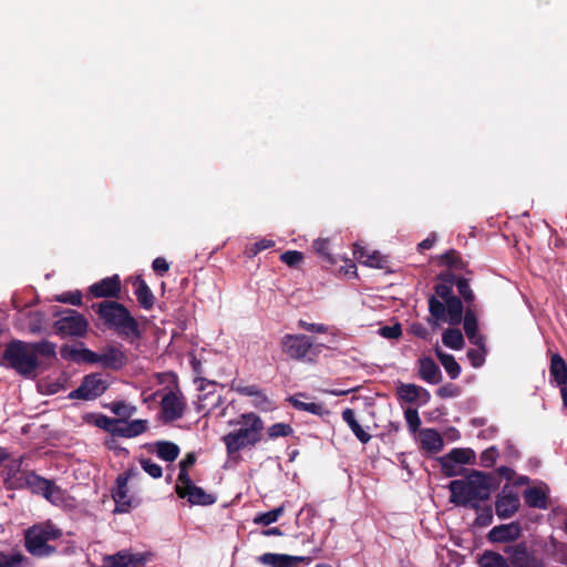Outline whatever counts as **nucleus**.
Returning a JSON list of instances; mask_svg holds the SVG:
<instances>
[{"label": "nucleus", "instance_id": "nucleus-1", "mask_svg": "<svg viewBox=\"0 0 567 567\" xmlns=\"http://www.w3.org/2000/svg\"><path fill=\"white\" fill-rule=\"evenodd\" d=\"M228 424L239 427L225 434L221 441L225 444L228 458L238 462L241 450L254 447L262 440L264 421L258 414L247 412L230 420Z\"/></svg>", "mask_w": 567, "mask_h": 567}, {"label": "nucleus", "instance_id": "nucleus-2", "mask_svg": "<svg viewBox=\"0 0 567 567\" xmlns=\"http://www.w3.org/2000/svg\"><path fill=\"white\" fill-rule=\"evenodd\" d=\"M91 309L105 328L115 331L121 338L131 343L142 338L137 320L123 303L116 300H104L93 303Z\"/></svg>", "mask_w": 567, "mask_h": 567}, {"label": "nucleus", "instance_id": "nucleus-3", "mask_svg": "<svg viewBox=\"0 0 567 567\" xmlns=\"http://www.w3.org/2000/svg\"><path fill=\"white\" fill-rule=\"evenodd\" d=\"M492 477L489 474L472 471L465 480H454L449 484L450 502L456 506L478 509V503L491 497Z\"/></svg>", "mask_w": 567, "mask_h": 567}, {"label": "nucleus", "instance_id": "nucleus-4", "mask_svg": "<svg viewBox=\"0 0 567 567\" xmlns=\"http://www.w3.org/2000/svg\"><path fill=\"white\" fill-rule=\"evenodd\" d=\"M435 295L430 296L427 322L435 327L439 321H447L451 326H458L463 318L462 299L453 295L452 287L445 284L434 286Z\"/></svg>", "mask_w": 567, "mask_h": 567}, {"label": "nucleus", "instance_id": "nucleus-5", "mask_svg": "<svg viewBox=\"0 0 567 567\" xmlns=\"http://www.w3.org/2000/svg\"><path fill=\"white\" fill-rule=\"evenodd\" d=\"M60 354L64 360L74 362H86L90 364L100 363L104 369L118 371L128 363V357L122 350V344H107L101 353H96L87 348L76 349L64 344L60 349Z\"/></svg>", "mask_w": 567, "mask_h": 567}, {"label": "nucleus", "instance_id": "nucleus-6", "mask_svg": "<svg viewBox=\"0 0 567 567\" xmlns=\"http://www.w3.org/2000/svg\"><path fill=\"white\" fill-rule=\"evenodd\" d=\"M61 536V529L50 522L35 524L24 532V547L34 557H49L56 551V548L48 543Z\"/></svg>", "mask_w": 567, "mask_h": 567}, {"label": "nucleus", "instance_id": "nucleus-7", "mask_svg": "<svg viewBox=\"0 0 567 567\" xmlns=\"http://www.w3.org/2000/svg\"><path fill=\"white\" fill-rule=\"evenodd\" d=\"M2 357L9 367L24 377L32 375L39 367L38 358L30 343L20 340L9 342Z\"/></svg>", "mask_w": 567, "mask_h": 567}, {"label": "nucleus", "instance_id": "nucleus-8", "mask_svg": "<svg viewBox=\"0 0 567 567\" xmlns=\"http://www.w3.org/2000/svg\"><path fill=\"white\" fill-rule=\"evenodd\" d=\"M55 315L60 318L54 322L53 328L61 338L86 334L89 321L82 313L73 309H64Z\"/></svg>", "mask_w": 567, "mask_h": 567}, {"label": "nucleus", "instance_id": "nucleus-9", "mask_svg": "<svg viewBox=\"0 0 567 567\" xmlns=\"http://www.w3.org/2000/svg\"><path fill=\"white\" fill-rule=\"evenodd\" d=\"M280 347L285 354L297 361H312L310 355H318V351H315L312 339L306 334L287 333L280 340Z\"/></svg>", "mask_w": 567, "mask_h": 567}, {"label": "nucleus", "instance_id": "nucleus-10", "mask_svg": "<svg viewBox=\"0 0 567 567\" xmlns=\"http://www.w3.org/2000/svg\"><path fill=\"white\" fill-rule=\"evenodd\" d=\"M107 389L109 383L101 373H90L82 379L78 389L70 392L69 399L84 401L95 400L104 394Z\"/></svg>", "mask_w": 567, "mask_h": 567}, {"label": "nucleus", "instance_id": "nucleus-11", "mask_svg": "<svg viewBox=\"0 0 567 567\" xmlns=\"http://www.w3.org/2000/svg\"><path fill=\"white\" fill-rule=\"evenodd\" d=\"M509 567H543L542 560L525 542L508 545L504 548Z\"/></svg>", "mask_w": 567, "mask_h": 567}, {"label": "nucleus", "instance_id": "nucleus-12", "mask_svg": "<svg viewBox=\"0 0 567 567\" xmlns=\"http://www.w3.org/2000/svg\"><path fill=\"white\" fill-rule=\"evenodd\" d=\"M186 410V401L178 391H168L161 400V419L167 424L183 417Z\"/></svg>", "mask_w": 567, "mask_h": 567}, {"label": "nucleus", "instance_id": "nucleus-13", "mask_svg": "<svg viewBox=\"0 0 567 567\" xmlns=\"http://www.w3.org/2000/svg\"><path fill=\"white\" fill-rule=\"evenodd\" d=\"M25 483L33 494L41 495L50 502L62 497V488L54 481L44 478L33 471L28 472Z\"/></svg>", "mask_w": 567, "mask_h": 567}, {"label": "nucleus", "instance_id": "nucleus-14", "mask_svg": "<svg viewBox=\"0 0 567 567\" xmlns=\"http://www.w3.org/2000/svg\"><path fill=\"white\" fill-rule=\"evenodd\" d=\"M175 492L179 498L187 499L190 505L208 506L216 502V497L213 494L195 485L192 480L187 483H177Z\"/></svg>", "mask_w": 567, "mask_h": 567}, {"label": "nucleus", "instance_id": "nucleus-15", "mask_svg": "<svg viewBox=\"0 0 567 567\" xmlns=\"http://www.w3.org/2000/svg\"><path fill=\"white\" fill-rule=\"evenodd\" d=\"M121 288L120 276L113 275L91 285L87 295L92 298L117 299L121 295Z\"/></svg>", "mask_w": 567, "mask_h": 567}, {"label": "nucleus", "instance_id": "nucleus-16", "mask_svg": "<svg viewBox=\"0 0 567 567\" xmlns=\"http://www.w3.org/2000/svg\"><path fill=\"white\" fill-rule=\"evenodd\" d=\"M520 505L519 496L516 492L505 486L496 496L495 512L501 519L511 518L516 514Z\"/></svg>", "mask_w": 567, "mask_h": 567}, {"label": "nucleus", "instance_id": "nucleus-17", "mask_svg": "<svg viewBox=\"0 0 567 567\" xmlns=\"http://www.w3.org/2000/svg\"><path fill=\"white\" fill-rule=\"evenodd\" d=\"M134 474L133 470H128L120 474L116 478V488L113 491V499L115 502V512L127 513L132 508V499L128 496L127 481Z\"/></svg>", "mask_w": 567, "mask_h": 567}, {"label": "nucleus", "instance_id": "nucleus-18", "mask_svg": "<svg viewBox=\"0 0 567 567\" xmlns=\"http://www.w3.org/2000/svg\"><path fill=\"white\" fill-rule=\"evenodd\" d=\"M463 329L468 339V341L477 347L483 349L485 341V337L478 331V321L475 315V309H465L463 310Z\"/></svg>", "mask_w": 567, "mask_h": 567}, {"label": "nucleus", "instance_id": "nucleus-19", "mask_svg": "<svg viewBox=\"0 0 567 567\" xmlns=\"http://www.w3.org/2000/svg\"><path fill=\"white\" fill-rule=\"evenodd\" d=\"M522 536V526L518 522L502 524L493 527L488 533V539L493 543H508Z\"/></svg>", "mask_w": 567, "mask_h": 567}, {"label": "nucleus", "instance_id": "nucleus-20", "mask_svg": "<svg viewBox=\"0 0 567 567\" xmlns=\"http://www.w3.org/2000/svg\"><path fill=\"white\" fill-rule=\"evenodd\" d=\"M258 560L261 564L270 566V567H296V565L298 563L309 564L311 561V557L266 553V554H262L258 558Z\"/></svg>", "mask_w": 567, "mask_h": 567}, {"label": "nucleus", "instance_id": "nucleus-21", "mask_svg": "<svg viewBox=\"0 0 567 567\" xmlns=\"http://www.w3.org/2000/svg\"><path fill=\"white\" fill-rule=\"evenodd\" d=\"M233 390L240 395L254 398V405L262 411H268L272 409L271 401L257 384H237L233 385Z\"/></svg>", "mask_w": 567, "mask_h": 567}, {"label": "nucleus", "instance_id": "nucleus-22", "mask_svg": "<svg viewBox=\"0 0 567 567\" xmlns=\"http://www.w3.org/2000/svg\"><path fill=\"white\" fill-rule=\"evenodd\" d=\"M103 564L104 567H140L144 565V558L141 555H134L126 550H120L114 555L104 556Z\"/></svg>", "mask_w": 567, "mask_h": 567}, {"label": "nucleus", "instance_id": "nucleus-23", "mask_svg": "<svg viewBox=\"0 0 567 567\" xmlns=\"http://www.w3.org/2000/svg\"><path fill=\"white\" fill-rule=\"evenodd\" d=\"M417 363L419 377L423 381L430 384H437L442 381L441 369L431 357L420 358Z\"/></svg>", "mask_w": 567, "mask_h": 567}, {"label": "nucleus", "instance_id": "nucleus-24", "mask_svg": "<svg viewBox=\"0 0 567 567\" xmlns=\"http://www.w3.org/2000/svg\"><path fill=\"white\" fill-rule=\"evenodd\" d=\"M133 287L140 306L145 310H151L155 303V296L146 281L141 276H137L133 281Z\"/></svg>", "mask_w": 567, "mask_h": 567}, {"label": "nucleus", "instance_id": "nucleus-25", "mask_svg": "<svg viewBox=\"0 0 567 567\" xmlns=\"http://www.w3.org/2000/svg\"><path fill=\"white\" fill-rule=\"evenodd\" d=\"M421 447L429 453H439L444 446V441L434 429H422L420 431Z\"/></svg>", "mask_w": 567, "mask_h": 567}, {"label": "nucleus", "instance_id": "nucleus-26", "mask_svg": "<svg viewBox=\"0 0 567 567\" xmlns=\"http://www.w3.org/2000/svg\"><path fill=\"white\" fill-rule=\"evenodd\" d=\"M549 375L560 388L567 385V364L563 357L554 353L550 358Z\"/></svg>", "mask_w": 567, "mask_h": 567}, {"label": "nucleus", "instance_id": "nucleus-27", "mask_svg": "<svg viewBox=\"0 0 567 567\" xmlns=\"http://www.w3.org/2000/svg\"><path fill=\"white\" fill-rule=\"evenodd\" d=\"M525 504L533 508L547 509L548 494L540 487H528L523 494Z\"/></svg>", "mask_w": 567, "mask_h": 567}, {"label": "nucleus", "instance_id": "nucleus-28", "mask_svg": "<svg viewBox=\"0 0 567 567\" xmlns=\"http://www.w3.org/2000/svg\"><path fill=\"white\" fill-rule=\"evenodd\" d=\"M342 420L349 425L355 437L363 444L371 440V435L365 432L355 419V413L352 409L347 408L342 411Z\"/></svg>", "mask_w": 567, "mask_h": 567}, {"label": "nucleus", "instance_id": "nucleus-29", "mask_svg": "<svg viewBox=\"0 0 567 567\" xmlns=\"http://www.w3.org/2000/svg\"><path fill=\"white\" fill-rule=\"evenodd\" d=\"M31 560L20 550L0 551V567H29Z\"/></svg>", "mask_w": 567, "mask_h": 567}, {"label": "nucleus", "instance_id": "nucleus-30", "mask_svg": "<svg viewBox=\"0 0 567 567\" xmlns=\"http://www.w3.org/2000/svg\"><path fill=\"white\" fill-rule=\"evenodd\" d=\"M478 567H509L507 558L494 550H484L477 558Z\"/></svg>", "mask_w": 567, "mask_h": 567}, {"label": "nucleus", "instance_id": "nucleus-31", "mask_svg": "<svg viewBox=\"0 0 567 567\" xmlns=\"http://www.w3.org/2000/svg\"><path fill=\"white\" fill-rule=\"evenodd\" d=\"M435 354L440 360L441 364L443 365V368L445 369L449 377L452 380L457 379L461 374L462 369L461 365L455 360V358L450 353L443 352L439 347L435 349Z\"/></svg>", "mask_w": 567, "mask_h": 567}, {"label": "nucleus", "instance_id": "nucleus-32", "mask_svg": "<svg viewBox=\"0 0 567 567\" xmlns=\"http://www.w3.org/2000/svg\"><path fill=\"white\" fill-rule=\"evenodd\" d=\"M155 446L157 456L166 462H174L181 452L178 445L169 441H158Z\"/></svg>", "mask_w": 567, "mask_h": 567}, {"label": "nucleus", "instance_id": "nucleus-33", "mask_svg": "<svg viewBox=\"0 0 567 567\" xmlns=\"http://www.w3.org/2000/svg\"><path fill=\"white\" fill-rule=\"evenodd\" d=\"M442 342L445 347L453 350H461L465 346L464 337L457 328L446 329L442 334Z\"/></svg>", "mask_w": 567, "mask_h": 567}, {"label": "nucleus", "instance_id": "nucleus-34", "mask_svg": "<svg viewBox=\"0 0 567 567\" xmlns=\"http://www.w3.org/2000/svg\"><path fill=\"white\" fill-rule=\"evenodd\" d=\"M312 247L326 264L331 266L337 264L338 258L330 251L329 239L318 238L313 241Z\"/></svg>", "mask_w": 567, "mask_h": 567}, {"label": "nucleus", "instance_id": "nucleus-35", "mask_svg": "<svg viewBox=\"0 0 567 567\" xmlns=\"http://www.w3.org/2000/svg\"><path fill=\"white\" fill-rule=\"evenodd\" d=\"M456 288L460 293L462 302L466 305V309H475V295L470 286V280L466 278H458Z\"/></svg>", "mask_w": 567, "mask_h": 567}, {"label": "nucleus", "instance_id": "nucleus-36", "mask_svg": "<svg viewBox=\"0 0 567 567\" xmlns=\"http://www.w3.org/2000/svg\"><path fill=\"white\" fill-rule=\"evenodd\" d=\"M440 264L445 265L451 269L463 270L466 268V262L463 261L461 255L455 249H450L439 257Z\"/></svg>", "mask_w": 567, "mask_h": 567}, {"label": "nucleus", "instance_id": "nucleus-37", "mask_svg": "<svg viewBox=\"0 0 567 567\" xmlns=\"http://www.w3.org/2000/svg\"><path fill=\"white\" fill-rule=\"evenodd\" d=\"M447 455L450 460L458 465L474 464L476 460L475 452L472 449L455 447L452 449Z\"/></svg>", "mask_w": 567, "mask_h": 567}, {"label": "nucleus", "instance_id": "nucleus-38", "mask_svg": "<svg viewBox=\"0 0 567 567\" xmlns=\"http://www.w3.org/2000/svg\"><path fill=\"white\" fill-rule=\"evenodd\" d=\"M419 385L413 383H401L396 386V396L400 401L405 403L417 402Z\"/></svg>", "mask_w": 567, "mask_h": 567}, {"label": "nucleus", "instance_id": "nucleus-39", "mask_svg": "<svg viewBox=\"0 0 567 567\" xmlns=\"http://www.w3.org/2000/svg\"><path fill=\"white\" fill-rule=\"evenodd\" d=\"M288 401L291 403V405L300 411H306L315 415H323L327 411L324 410L323 405L321 403H307L303 401L298 400L296 396H290Z\"/></svg>", "mask_w": 567, "mask_h": 567}, {"label": "nucleus", "instance_id": "nucleus-40", "mask_svg": "<svg viewBox=\"0 0 567 567\" xmlns=\"http://www.w3.org/2000/svg\"><path fill=\"white\" fill-rule=\"evenodd\" d=\"M285 506L280 505L269 512L260 513L255 516L254 523L257 525L269 526L270 524L277 522L279 517L284 514Z\"/></svg>", "mask_w": 567, "mask_h": 567}, {"label": "nucleus", "instance_id": "nucleus-41", "mask_svg": "<svg viewBox=\"0 0 567 567\" xmlns=\"http://www.w3.org/2000/svg\"><path fill=\"white\" fill-rule=\"evenodd\" d=\"M147 429L146 420H133L131 422L125 421L124 430L121 432L122 437H135L144 433Z\"/></svg>", "mask_w": 567, "mask_h": 567}, {"label": "nucleus", "instance_id": "nucleus-42", "mask_svg": "<svg viewBox=\"0 0 567 567\" xmlns=\"http://www.w3.org/2000/svg\"><path fill=\"white\" fill-rule=\"evenodd\" d=\"M32 351H34L35 357L42 355L45 358H55V349L56 346L53 342L48 340H42L40 342L30 343Z\"/></svg>", "mask_w": 567, "mask_h": 567}, {"label": "nucleus", "instance_id": "nucleus-43", "mask_svg": "<svg viewBox=\"0 0 567 567\" xmlns=\"http://www.w3.org/2000/svg\"><path fill=\"white\" fill-rule=\"evenodd\" d=\"M196 462L194 453H188L184 460L179 463V473L177 476V483H187L192 480L188 475V468L192 467Z\"/></svg>", "mask_w": 567, "mask_h": 567}, {"label": "nucleus", "instance_id": "nucleus-44", "mask_svg": "<svg viewBox=\"0 0 567 567\" xmlns=\"http://www.w3.org/2000/svg\"><path fill=\"white\" fill-rule=\"evenodd\" d=\"M476 512L475 525L480 527H486L493 522V509L492 506H481L478 503V509H474Z\"/></svg>", "mask_w": 567, "mask_h": 567}, {"label": "nucleus", "instance_id": "nucleus-45", "mask_svg": "<svg viewBox=\"0 0 567 567\" xmlns=\"http://www.w3.org/2000/svg\"><path fill=\"white\" fill-rule=\"evenodd\" d=\"M441 471L446 477H454L461 474L463 468L458 467V464L449 458V455L440 457Z\"/></svg>", "mask_w": 567, "mask_h": 567}, {"label": "nucleus", "instance_id": "nucleus-46", "mask_svg": "<svg viewBox=\"0 0 567 567\" xmlns=\"http://www.w3.org/2000/svg\"><path fill=\"white\" fill-rule=\"evenodd\" d=\"M293 433V429L287 423H275L267 430L269 439L286 437Z\"/></svg>", "mask_w": 567, "mask_h": 567}, {"label": "nucleus", "instance_id": "nucleus-47", "mask_svg": "<svg viewBox=\"0 0 567 567\" xmlns=\"http://www.w3.org/2000/svg\"><path fill=\"white\" fill-rule=\"evenodd\" d=\"M28 472L24 471L18 475L4 477V485L8 489H22L28 488V485L25 483L28 478Z\"/></svg>", "mask_w": 567, "mask_h": 567}, {"label": "nucleus", "instance_id": "nucleus-48", "mask_svg": "<svg viewBox=\"0 0 567 567\" xmlns=\"http://www.w3.org/2000/svg\"><path fill=\"white\" fill-rule=\"evenodd\" d=\"M111 411L115 415L121 416L122 417L121 420H125V419L131 417L136 412V408L131 406L123 401H115V402H112V404H111Z\"/></svg>", "mask_w": 567, "mask_h": 567}, {"label": "nucleus", "instance_id": "nucleus-49", "mask_svg": "<svg viewBox=\"0 0 567 567\" xmlns=\"http://www.w3.org/2000/svg\"><path fill=\"white\" fill-rule=\"evenodd\" d=\"M486 352V343H484L483 349L476 347V349H470L466 354L468 360L471 361V364L477 369L485 363Z\"/></svg>", "mask_w": 567, "mask_h": 567}, {"label": "nucleus", "instance_id": "nucleus-50", "mask_svg": "<svg viewBox=\"0 0 567 567\" xmlns=\"http://www.w3.org/2000/svg\"><path fill=\"white\" fill-rule=\"evenodd\" d=\"M386 258L377 250L371 251L370 255H367V259H364L363 261V265L377 269H384L386 267Z\"/></svg>", "mask_w": 567, "mask_h": 567}, {"label": "nucleus", "instance_id": "nucleus-51", "mask_svg": "<svg viewBox=\"0 0 567 567\" xmlns=\"http://www.w3.org/2000/svg\"><path fill=\"white\" fill-rule=\"evenodd\" d=\"M142 468L153 478H161L163 475V468L151 458H142L140 461Z\"/></svg>", "mask_w": 567, "mask_h": 567}, {"label": "nucleus", "instance_id": "nucleus-52", "mask_svg": "<svg viewBox=\"0 0 567 567\" xmlns=\"http://www.w3.org/2000/svg\"><path fill=\"white\" fill-rule=\"evenodd\" d=\"M280 260L289 267H297L303 260V254L297 250H287L281 254Z\"/></svg>", "mask_w": 567, "mask_h": 567}, {"label": "nucleus", "instance_id": "nucleus-53", "mask_svg": "<svg viewBox=\"0 0 567 567\" xmlns=\"http://www.w3.org/2000/svg\"><path fill=\"white\" fill-rule=\"evenodd\" d=\"M404 416H405V420H406L410 431L413 433L416 432L421 425V419H420L417 410L406 409L404 411Z\"/></svg>", "mask_w": 567, "mask_h": 567}, {"label": "nucleus", "instance_id": "nucleus-54", "mask_svg": "<svg viewBox=\"0 0 567 567\" xmlns=\"http://www.w3.org/2000/svg\"><path fill=\"white\" fill-rule=\"evenodd\" d=\"M82 293L80 290L76 291H68L56 297V300L63 303H70L72 306H81L82 305Z\"/></svg>", "mask_w": 567, "mask_h": 567}, {"label": "nucleus", "instance_id": "nucleus-55", "mask_svg": "<svg viewBox=\"0 0 567 567\" xmlns=\"http://www.w3.org/2000/svg\"><path fill=\"white\" fill-rule=\"evenodd\" d=\"M498 451L495 446L488 447L481 454V465L484 467H492L496 463Z\"/></svg>", "mask_w": 567, "mask_h": 567}, {"label": "nucleus", "instance_id": "nucleus-56", "mask_svg": "<svg viewBox=\"0 0 567 567\" xmlns=\"http://www.w3.org/2000/svg\"><path fill=\"white\" fill-rule=\"evenodd\" d=\"M461 393L460 386L453 384V383H446L442 386H440L436 391L437 396L441 399H447V398H456Z\"/></svg>", "mask_w": 567, "mask_h": 567}, {"label": "nucleus", "instance_id": "nucleus-57", "mask_svg": "<svg viewBox=\"0 0 567 567\" xmlns=\"http://www.w3.org/2000/svg\"><path fill=\"white\" fill-rule=\"evenodd\" d=\"M380 336L386 339H398L402 334V328L400 323L393 326H384L379 330Z\"/></svg>", "mask_w": 567, "mask_h": 567}, {"label": "nucleus", "instance_id": "nucleus-58", "mask_svg": "<svg viewBox=\"0 0 567 567\" xmlns=\"http://www.w3.org/2000/svg\"><path fill=\"white\" fill-rule=\"evenodd\" d=\"M274 246H275L274 240L264 238V239L256 241L250 248H248L247 252L251 257V256H256L258 252L269 249Z\"/></svg>", "mask_w": 567, "mask_h": 567}, {"label": "nucleus", "instance_id": "nucleus-59", "mask_svg": "<svg viewBox=\"0 0 567 567\" xmlns=\"http://www.w3.org/2000/svg\"><path fill=\"white\" fill-rule=\"evenodd\" d=\"M298 327L308 331V332H315V333H327L328 327L323 323H309L302 319L298 321Z\"/></svg>", "mask_w": 567, "mask_h": 567}, {"label": "nucleus", "instance_id": "nucleus-60", "mask_svg": "<svg viewBox=\"0 0 567 567\" xmlns=\"http://www.w3.org/2000/svg\"><path fill=\"white\" fill-rule=\"evenodd\" d=\"M22 457L10 461L4 467V477L18 475L21 472Z\"/></svg>", "mask_w": 567, "mask_h": 567}, {"label": "nucleus", "instance_id": "nucleus-61", "mask_svg": "<svg viewBox=\"0 0 567 567\" xmlns=\"http://www.w3.org/2000/svg\"><path fill=\"white\" fill-rule=\"evenodd\" d=\"M152 268L158 276H164L169 269V264L165 258L157 257L153 260Z\"/></svg>", "mask_w": 567, "mask_h": 567}, {"label": "nucleus", "instance_id": "nucleus-62", "mask_svg": "<svg viewBox=\"0 0 567 567\" xmlns=\"http://www.w3.org/2000/svg\"><path fill=\"white\" fill-rule=\"evenodd\" d=\"M437 280H440L441 282L440 284H445V285H449L452 287V285H455L456 286V281L458 280L460 277H457L454 272H452L451 270H446V271H441L439 275H437Z\"/></svg>", "mask_w": 567, "mask_h": 567}, {"label": "nucleus", "instance_id": "nucleus-63", "mask_svg": "<svg viewBox=\"0 0 567 567\" xmlns=\"http://www.w3.org/2000/svg\"><path fill=\"white\" fill-rule=\"evenodd\" d=\"M410 332L423 340H426L430 336L427 328L424 327L422 323H413L410 327Z\"/></svg>", "mask_w": 567, "mask_h": 567}, {"label": "nucleus", "instance_id": "nucleus-64", "mask_svg": "<svg viewBox=\"0 0 567 567\" xmlns=\"http://www.w3.org/2000/svg\"><path fill=\"white\" fill-rule=\"evenodd\" d=\"M114 423H117V419H111L105 415H101L96 420V425L107 432H111L112 426H114Z\"/></svg>", "mask_w": 567, "mask_h": 567}]
</instances>
